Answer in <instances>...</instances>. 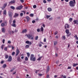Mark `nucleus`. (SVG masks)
I'll return each instance as SVG.
<instances>
[{"label": "nucleus", "instance_id": "2f4dec72", "mask_svg": "<svg viewBox=\"0 0 78 78\" xmlns=\"http://www.w3.org/2000/svg\"><path fill=\"white\" fill-rule=\"evenodd\" d=\"M16 9L17 10H20V6H19L18 7H16Z\"/></svg>", "mask_w": 78, "mask_h": 78}, {"label": "nucleus", "instance_id": "c85d7f7f", "mask_svg": "<svg viewBox=\"0 0 78 78\" xmlns=\"http://www.w3.org/2000/svg\"><path fill=\"white\" fill-rule=\"evenodd\" d=\"M8 57H9V56H8V55H5V59H8Z\"/></svg>", "mask_w": 78, "mask_h": 78}, {"label": "nucleus", "instance_id": "aec40b11", "mask_svg": "<svg viewBox=\"0 0 78 78\" xmlns=\"http://www.w3.org/2000/svg\"><path fill=\"white\" fill-rule=\"evenodd\" d=\"M65 26L67 28H69V25L68 24H66Z\"/></svg>", "mask_w": 78, "mask_h": 78}, {"label": "nucleus", "instance_id": "603ef678", "mask_svg": "<svg viewBox=\"0 0 78 78\" xmlns=\"http://www.w3.org/2000/svg\"><path fill=\"white\" fill-rule=\"evenodd\" d=\"M13 23H16V20H14L13 21Z\"/></svg>", "mask_w": 78, "mask_h": 78}, {"label": "nucleus", "instance_id": "5fc2aeb1", "mask_svg": "<svg viewBox=\"0 0 78 78\" xmlns=\"http://www.w3.org/2000/svg\"><path fill=\"white\" fill-rule=\"evenodd\" d=\"M8 44H11V41H8Z\"/></svg>", "mask_w": 78, "mask_h": 78}, {"label": "nucleus", "instance_id": "473e14b6", "mask_svg": "<svg viewBox=\"0 0 78 78\" xmlns=\"http://www.w3.org/2000/svg\"><path fill=\"white\" fill-rule=\"evenodd\" d=\"M2 67L3 68H5L6 67V65L5 64H4Z\"/></svg>", "mask_w": 78, "mask_h": 78}, {"label": "nucleus", "instance_id": "f3484780", "mask_svg": "<svg viewBox=\"0 0 78 78\" xmlns=\"http://www.w3.org/2000/svg\"><path fill=\"white\" fill-rule=\"evenodd\" d=\"M41 31V32H44V28H43V27L41 26V28H40Z\"/></svg>", "mask_w": 78, "mask_h": 78}, {"label": "nucleus", "instance_id": "6e6552de", "mask_svg": "<svg viewBox=\"0 0 78 78\" xmlns=\"http://www.w3.org/2000/svg\"><path fill=\"white\" fill-rule=\"evenodd\" d=\"M26 44H29V45H31L32 44L31 43V42H30V41H26Z\"/></svg>", "mask_w": 78, "mask_h": 78}, {"label": "nucleus", "instance_id": "4d7b16f0", "mask_svg": "<svg viewBox=\"0 0 78 78\" xmlns=\"http://www.w3.org/2000/svg\"><path fill=\"white\" fill-rule=\"evenodd\" d=\"M20 16L21 17H22V16H23V13H21L20 14Z\"/></svg>", "mask_w": 78, "mask_h": 78}, {"label": "nucleus", "instance_id": "412c9836", "mask_svg": "<svg viewBox=\"0 0 78 78\" xmlns=\"http://www.w3.org/2000/svg\"><path fill=\"white\" fill-rule=\"evenodd\" d=\"M12 27H16V25L14 23L12 24Z\"/></svg>", "mask_w": 78, "mask_h": 78}, {"label": "nucleus", "instance_id": "393cba45", "mask_svg": "<svg viewBox=\"0 0 78 78\" xmlns=\"http://www.w3.org/2000/svg\"><path fill=\"white\" fill-rule=\"evenodd\" d=\"M26 48H28L30 47V46L28 45H27L25 47Z\"/></svg>", "mask_w": 78, "mask_h": 78}, {"label": "nucleus", "instance_id": "bb28decb", "mask_svg": "<svg viewBox=\"0 0 78 78\" xmlns=\"http://www.w3.org/2000/svg\"><path fill=\"white\" fill-rule=\"evenodd\" d=\"M17 61L19 62H20V56H19L17 58Z\"/></svg>", "mask_w": 78, "mask_h": 78}, {"label": "nucleus", "instance_id": "680f3d73", "mask_svg": "<svg viewBox=\"0 0 78 78\" xmlns=\"http://www.w3.org/2000/svg\"><path fill=\"white\" fill-rule=\"evenodd\" d=\"M13 70H14V69H11V70H10V72H13Z\"/></svg>", "mask_w": 78, "mask_h": 78}, {"label": "nucleus", "instance_id": "a878e982", "mask_svg": "<svg viewBox=\"0 0 78 78\" xmlns=\"http://www.w3.org/2000/svg\"><path fill=\"white\" fill-rule=\"evenodd\" d=\"M62 37L63 40H66V36H62Z\"/></svg>", "mask_w": 78, "mask_h": 78}, {"label": "nucleus", "instance_id": "a211bd4d", "mask_svg": "<svg viewBox=\"0 0 78 78\" xmlns=\"http://www.w3.org/2000/svg\"><path fill=\"white\" fill-rule=\"evenodd\" d=\"M66 34H69V30L68 29L66 30Z\"/></svg>", "mask_w": 78, "mask_h": 78}, {"label": "nucleus", "instance_id": "6ab92c4d", "mask_svg": "<svg viewBox=\"0 0 78 78\" xmlns=\"http://www.w3.org/2000/svg\"><path fill=\"white\" fill-rule=\"evenodd\" d=\"M3 14H4V15H6V10H4Z\"/></svg>", "mask_w": 78, "mask_h": 78}, {"label": "nucleus", "instance_id": "2eb2a0df", "mask_svg": "<svg viewBox=\"0 0 78 78\" xmlns=\"http://www.w3.org/2000/svg\"><path fill=\"white\" fill-rule=\"evenodd\" d=\"M50 70V66H48L47 67L46 72H48L49 70Z\"/></svg>", "mask_w": 78, "mask_h": 78}, {"label": "nucleus", "instance_id": "49530a36", "mask_svg": "<svg viewBox=\"0 0 78 78\" xmlns=\"http://www.w3.org/2000/svg\"><path fill=\"white\" fill-rule=\"evenodd\" d=\"M43 2L44 3H47V2L45 0H43Z\"/></svg>", "mask_w": 78, "mask_h": 78}, {"label": "nucleus", "instance_id": "58836bf2", "mask_svg": "<svg viewBox=\"0 0 78 78\" xmlns=\"http://www.w3.org/2000/svg\"><path fill=\"white\" fill-rule=\"evenodd\" d=\"M53 19V17H51V18H49V20H52Z\"/></svg>", "mask_w": 78, "mask_h": 78}, {"label": "nucleus", "instance_id": "7c9ffc66", "mask_svg": "<svg viewBox=\"0 0 78 78\" xmlns=\"http://www.w3.org/2000/svg\"><path fill=\"white\" fill-rule=\"evenodd\" d=\"M10 8H11V9H15V8L13 6H11Z\"/></svg>", "mask_w": 78, "mask_h": 78}, {"label": "nucleus", "instance_id": "f257e3e1", "mask_svg": "<svg viewBox=\"0 0 78 78\" xmlns=\"http://www.w3.org/2000/svg\"><path fill=\"white\" fill-rule=\"evenodd\" d=\"M74 2L73 1H71L69 2V4L70 6H72L73 7L75 6V5L76 4V2H75V0H73Z\"/></svg>", "mask_w": 78, "mask_h": 78}, {"label": "nucleus", "instance_id": "c756f323", "mask_svg": "<svg viewBox=\"0 0 78 78\" xmlns=\"http://www.w3.org/2000/svg\"><path fill=\"white\" fill-rule=\"evenodd\" d=\"M78 63H74L73 65V66L75 67V66H78Z\"/></svg>", "mask_w": 78, "mask_h": 78}, {"label": "nucleus", "instance_id": "79ce46f5", "mask_svg": "<svg viewBox=\"0 0 78 78\" xmlns=\"http://www.w3.org/2000/svg\"><path fill=\"white\" fill-rule=\"evenodd\" d=\"M41 57H39V58H38L37 59V60L38 61H40L41 60Z\"/></svg>", "mask_w": 78, "mask_h": 78}, {"label": "nucleus", "instance_id": "e433bc0d", "mask_svg": "<svg viewBox=\"0 0 78 78\" xmlns=\"http://www.w3.org/2000/svg\"><path fill=\"white\" fill-rule=\"evenodd\" d=\"M28 58L27 57H26L25 58V61H28Z\"/></svg>", "mask_w": 78, "mask_h": 78}, {"label": "nucleus", "instance_id": "b1692460", "mask_svg": "<svg viewBox=\"0 0 78 78\" xmlns=\"http://www.w3.org/2000/svg\"><path fill=\"white\" fill-rule=\"evenodd\" d=\"M27 57H28V58H30V53L27 52Z\"/></svg>", "mask_w": 78, "mask_h": 78}, {"label": "nucleus", "instance_id": "4468645a", "mask_svg": "<svg viewBox=\"0 0 78 78\" xmlns=\"http://www.w3.org/2000/svg\"><path fill=\"white\" fill-rule=\"evenodd\" d=\"M48 11L49 12H50L52 11V9H51V8L49 7L48 8Z\"/></svg>", "mask_w": 78, "mask_h": 78}, {"label": "nucleus", "instance_id": "774afa93", "mask_svg": "<svg viewBox=\"0 0 78 78\" xmlns=\"http://www.w3.org/2000/svg\"><path fill=\"white\" fill-rule=\"evenodd\" d=\"M44 42H46V38H45L44 39Z\"/></svg>", "mask_w": 78, "mask_h": 78}, {"label": "nucleus", "instance_id": "20e7f679", "mask_svg": "<svg viewBox=\"0 0 78 78\" xmlns=\"http://www.w3.org/2000/svg\"><path fill=\"white\" fill-rule=\"evenodd\" d=\"M7 26V21H5V23H2L1 24V26L2 27H3L5 26Z\"/></svg>", "mask_w": 78, "mask_h": 78}, {"label": "nucleus", "instance_id": "5701e85b", "mask_svg": "<svg viewBox=\"0 0 78 78\" xmlns=\"http://www.w3.org/2000/svg\"><path fill=\"white\" fill-rule=\"evenodd\" d=\"M2 33H5V28H2Z\"/></svg>", "mask_w": 78, "mask_h": 78}, {"label": "nucleus", "instance_id": "0e129e2a", "mask_svg": "<svg viewBox=\"0 0 78 78\" xmlns=\"http://www.w3.org/2000/svg\"><path fill=\"white\" fill-rule=\"evenodd\" d=\"M36 21H38L39 20V19L38 18H37L36 19H35Z\"/></svg>", "mask_w": 78, "mask_h": 78}, {"label": "nucleus", "instance_id": "1a4fd4ad", "mask_svg": "<svg viewBox=\"0 0 78 78\" xmlns=\"http://www.w3.org/2000/svg\"><path fill=\"white\" fill-rule=\"evenodd\" d=\"M74 24H76V25H78V21L77 20H74L73 21Z\"/></svg>", "mask_w": 78, "mask_h": 78}, {"label": "nucleus", "instance_id": "cd10ccee", "mask_svg": "<svg viewBox=\"0 0 78 78\" xmlns=\"http://www.w3.org/2000/svg\"><path fill=\"white\" fill-rule=\"evenodd\" d=\"M54 45H56L57 44V41H55L54 42Z\"/></svg>", "mask_w": 78, "mask_h": 78}, {"label": "nucleus", "instance_id": "423d86ee", "mask_svg": "<svg viewBox=\"0 0 78 78\" xmlns=\"http://www.w3.org/2000/svg\"><path fill=\"white\" fill-rule=\"evenodd\" d=\"M12 61V57L11 56V55H10L9 56V58L7 60V61L8 62H11Z\"/></svg>", "mask_w": 78, "mask_h": 78}, {"label": "nucleus", "instance_id": "bf43d9fd", "mask_svg": "<svg viewBox=\"0 0 78 78\" xmlns=\"http://www.w3.org/2000/svg\"><path fill=\"white\" fill-rule=\"evenodd\" d=\"M58 34V32L57 31H56L55 33V35H56V34Z\"/></svg>", "mask_w": 78, "mask_h": 78}, {"label": "nucleus", "instance_id": "8fccbe9b", "mask_svg": "<svg viewBox=\"0 0 78 78\" xmlns=\"http://www.w3.org/2000/svg\"><path fill=\"white\" fill-rule=\"evenodd\" d=\"M39 47H42V44L41 43H39L38 44Z\"/></svg>", "mask_w": 78, "mask_h": 78}, {"label": "nucleus", "instance_id": "864d4df0", "mask_svg": "<svg viewBox=\"0 0 78 78\" xmlns=\"http://www.w3.org/2000/svg\"><path fill=\"white\" fill-rule=\"evenodd\" d=\"M20 2H21V3H23L24 2V1L23 0H20Z\"/></svg>", "mask_w": 78, "mask_h": 78}, {"label": "nucleus", "instance_id": "a18cd8bd", "mask_svg": "<svg viewBox=\"0 0 78 78\" xmlns=\"http://www.w3.org/2000/svg\"><path fill=\"white\" fill-rule=\"evenodd\" d=\"M7 49H8L7 47L5 48H4V50H5V51H7Z\"/></svg>", "mask_w": 78, "mask_h": 78}, {"label": "nucleus", "instance_id": "9d476101", "mask_svg": "<svg viewBox=\"0 0 78 78\" xmlns=\"http://www.w3.org/2000/svg\"><path fill=\"white\" fill-rule=\"evenodd\" d=\"M18 16H19V14L16 13L14 16V17L16 18V17H18Z\"/></svg>", "mask_w": 78, "mask_h": 78}, {"label": "nucleus", "instance_id": "09e8293b", "mask_svg": "<svg viewBox=\"0 0 78 78\" xmlns=\"http://www.w3.org/2000/svg\"><path fill=\"white\" fill-rule=\"evenodd\" d=\"M37 32H40V29H37Z\"/></svg>", "mask_w": 78, "mask_h": 78}, {"label": "nucleus", "instance_id": "3c124183", "mask_svg": "<svg viewBox=\"0 0 78 78\" xmlns=\"http://www.w3.org/2000/svg\"><path fill=\"white\" fill-rule=\"evenodd\" d=\"M38 75L40 76H42V74H39V73Z\"/></svg>", "mask_w": 78, "mask_h": 78}, {"label": "nucleus", "instance_id": "4c0bfd02", "mask_svg": "<svg viewBox=\"0 0 78 78\" xmlns=\"http://www.w3.org/2000/svg\"><path fill=\"white\" fill-rule=\"evenodd\" d=\"M12 56H14V55H15V52H13L12 54Z\"/></svg>", "mask_w": 78, "mask_h": 78}, {"label": "nucleus", "instance_id": "ea45409f", "mask_svg": "<svg viewBox=\"0 0 78 78\" xmlns=\"http://www.w3.org/2000/svg\"><path fill=\"white\" fill-rule=\"evenodd\" d=\"M30 17H33V16H34V15L33 14H30Z\"/></svg>", "mask_w": 78, "mask_h": 78}, {"label": "nucleus", "instance_id": "338daca9", "mask_svg": "<svg viewBox=\"0 0 78 78\" xmlns=\"http://www.w3.org/2000/svg\"><path fill=\"white\" fill-rule=\"evenodd\" d=\"M59 63V61H57L56 62V64H58Z\"/></svg>", "mask_w": 78, "mask_h": 78}, {"label": "nucleus", "instance_id": "4be33fe9", "mask_svg": "<svg viewBox=\"0 0 78 78\" xmlns=\"http://www.w3.org/2000/svg\"><path fill=\"white\" fill-rule=\"evenodd\" d=\"M71 34H72L71 33H69V34H67V37H69L70 36H71Z\"/></svg>", "mask_w": 78, "mask_h": 78}, {"label": "nucleus", "instance_id": "7ed1b4c3", "mask_svg": "<svg viewBox=\"0 0 78 78\" xmlns=\"http://www.w3.org/2000/svg\"><path fill=\"white\" fill-rule=\"evenodd\" d=\"M27 36L29 39H31V40H33L34 39L33 37H33V35L32 34H28L27 35Z\"/></svg>", "mask_w": 78, "mask_h": 78}, {"label": "nucleus", "instance_id": "dca6fc26", "mask_svg": "<svg viewBox=\"0 0 78 78\" xmlns=\"http://www.w3.org/2000/svg\"><path fill=\"white\" fill-rule=\"evenodd\" d=\"M26 18L27 19V22H28V21L30 20V17H29V16H27L26 17Z\"/></svg>", "mask_w": 78, "mask_h": 78}, {"label": "nucleus", "instance_id": "37998d69", "mask_svg": "<svg viewBox=\"0 0 78 78\" xmlns=\"http://www.w3.org/2000/svg\"><path fill=\"white\" fill-rule=\"evenodd\" d=\"M23 8V6L21 5L20 6V9H22Z\"/></svg>", "mask_w": 78, "mask_h": 78}, {"label": "nucleus", "instance_id": "a19ab883", "mask_svg": "<svg viewBox=\"0 0 78 78\" xmlns=\"http://www.w3.org/2000/svg\"><path fill=\"white\" fill-rule=\"evenodd\" d=\"M36 7H37V6H36V5H34L33 6V8H36Z\"/></svg>", "mask_w": 78, "mask_h": 78}, {"label": "nucleus", "instance_id": "0eeeda50", "mask_svg": "<svg viewBox=\"0 0 78 78\" xmlns=\"http://www.w3.org/2000/svg\"><path fill=\"white\" fill-rule=\"evenodd\" d=\"M9 17L11 19H12V13L11 12H9Z\"/></svg>", "mask_w": 78, "mask_h": 78}, {"label": "nucleus", "instance_id": "052dcab7", "mask_svg": "<svg viewBox=\"0 0 78 78\" xmlns=\"http://www.w3.org/2000/svg\"><path fill=\"white\" fill-rule=\"evenodd\" d=\"M36 21H35V20H34L32 21V23H34Z\"/></svg>", "mask_w": 78, "mask_h": 78}, {"label": "nucleus", "instance_id": "ddd939ff", "mask_svg": "<svg viewBox=\"0 0 78 78\" xmlns=\"http://www.w3.org/2000/svg\"><path fill=\"white\" fill-rule=\"evenodd\" d=\"M27 32V30L26 29L23 30L22 31L23 33H25Z\"/></svg>", "mask_w": 78, "mask_h": 78}, {"label": "nucleus", "instance_id": "e2e57ef3", "mask_svg": "<svg viewBox=\"0 0 78 78\" xmlns=\"http://www.w3.org/2000/svg\"><path fill=\"white\" fill-rule=\"evenodd\" d=\"M76 39H77V40H78V37H77V35H76Z\"/></svg>", "mask_w": 78, "mask_h": 78}, {"label": "nucleus", "instance_id": "6e6d98bb", "mask_svg": "<svg viewBox=\"0 0 78 78\" xmlns=\"http://www.w3.org/2000/svg\"><path fill=\"white\" fill-rule=\"evenodd\" d=\"M5 39H3L2 40V43L3 44H4V43H5Z\"/></svg>", "mask_w": 78, "mask_h": 78}, {"label": "nucleus", "instance_id": "c9c22d12", "mask_svg": "<svg viewBox=\"0 0 78 78\" xmlns=\"http://www.w3.org/2000/svg\"><path fill=\"white\" fill-rule=\"evenodd\" d=\"M4 46H5V45H4V44H2L1 46V48H2V50H3V47H4Z\"/></svg>", "mask_w": 78, "mask_h": 78}, {"label": "nucleus", "instance_id": "de8ad7c7", "mask_svg": "<svg viewBox=\"0 0 78 78\" xmlns=\"http://www.w3.org/2000/svg\"><path fill=\"white\" fill-rule=\"evenodd\" d=\"M38 39V36H37L35 37V40H37Z\"/></svg>", "mask_w": 78, "mask_h": 78}, {"label": "nucleus", "instance_id": "39448f33", "mask_svg": "<svg viewBox=\"0 0 78 78\" xmlns=\"http://www.w3.org/2000/svg\"><path fill=\"white\" fill-rule=\"evenodd\" d=\"M8 4V3L7 2L4 4L3 5V6L2 7V10H4L5 8H6V6H7V5Z\"/></svg>", "mask_w": 78, "mask_h": 78}, {"label": "nucleus", "instance_id": "f8f14e48", "mask_svg": "<svg viewBox=\"0 0 78 78\" xmlns=\"http://www.w3.org/2000/svg\"><path fill=\"white\" fill-rule=\"evenodd\" d=\"M19 49H17L16 53V56H17V55H19Z\"/></svg>", "mask_w": 78, "mask_h": 78}, {"label": "nucleus", "instance_id": "72a5a7b5", "mask_svg": "<svg viewBox=\"0 0 78 78\" xmlns=\"http://www.w3.org/2000/svg\"><path fill=\"white\" fill-rule=\"evenodd\" d=\"M51 17V16L50 15H47L46 16V18L47 19H48V18H49V17Z\"/></svg>", "mask_w": 78, "mask_h": 78}, {"label": "nucleus", "instance_id": "f704fd0d", "mask_svg": "<svg viewBox=\"0 0 78 78\" xmlns=\"http://www.w3.org/2000/svg\"><path fill=\"white\" fill-rule=\"evenodd\" d=\"M72 20H73V19H72V18H70L69 19V21L70 22H72Z\"/></svg>", "mask_w": 78, "mask_h": 78}, {"label": "nucleus", "instance_id": "69168bd1", "mask_svg": "<svg viewBox=\"0 0 78 78\" xmlns=\"http://www.w3.org/2000/svg\"><path fill=\"white\" fill-rule=\"evenodd\" d=\"M71 69V67L69 66L68 67L67 69Z\"/></svg>", "mask_w": 78, "mask_h": 78}, {"label": "nucleus", "instance_id": "f03ea898", "mask_svg": "<svg viewBox=\"0 0 78 78\" xmlns=\"http://www.w3.org/2000/svg\"><path fill=\"white\" fill-rule=\"evenodd\" d=\"M30 60L33 61H36V57H34V55L33 54L31 55Z\"/></svg>", "mask_w": 78, "mask_h": 78}, {"label": "nucleus", "instance_id": "9b49d317", "mask_svg": "<svg viewBox=\"0 0 78 78\" xmlns=\"http://www.w3.org/2000/svg\"><path fill=\"white\" fill-rule=\"evenodd\" d=\"M15 1L13 0V1H12L11 2H9V4H13L14 3H15Z\"/></svg>", "mask_w": 78, "mask_h": 78}, {"label": "nucleus", "instance_id": "c03bdc74", "mask_svg": "<svg viewBox=\"0 0 78 78\" xmlns=\"http://www.w3.org/2000/svg\"><path fill=\"white\" fill-rule=\"evenodd\" d=\"M39 70H36L35 71V73H37V72H39Z\"/></svg>", "mask_w": 78, "mask_h": 78}, {"label": "nucleus", "instance_id": "13d9d810", "mask_svg": "<svg viewBox=\"0 0 78 78\" xmlns=\"http://www.w3.org/2000/svg\"><path fill=\"white\" fill-rule=\"evenodd\" d=\"M46 78H49V75H47Z\"/></svg>", "mask_w": 78, "mask_h": 78}]
</instances>
